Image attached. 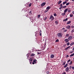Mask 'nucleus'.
<instances>
[{
  "mask_svg": "<svg viewBox=\"0 0 74 74\" xmlns=\"http://www.w3.org/2000/svg\"><path fill=\"white\" fill-rule=\"evenodd\" d=\"M49 19L50 20V19H51V21H53V19H54V17L53 16H52V15H51Z\"/></svg>",
  "mask_w": 74,
  "mask_h": 74,
  "instance_id": "obj_1",
  "label": "nucleus"
},
{
  "mask_svg": "<svg viewBox=\"0 0 74 74\" xmlns=\"http://www.w3.org/2000/svg\"><path fill=\"white\" fill-rule=\"evenodd\" d=\"M36 63H37V60L36 59L34 60L33 62H32V64H36Z\"/></svg>",
  "mask_w": 74,
  "mask_h": 74,
  "instance_id": "obj_2",
  "label": "nucleus"
},
{
  "mask_svg": "<svg viewBox=\"0 0 74 74\" xmlns=\"http://www.w3.org/2000/svg\"><path fill=\"white\" fill-rule=\"evenodd\" d=\"M29 62H30V64H32V62L33 61V59L32 58H30V59H29Z\"/></svg>",
  "mask_w": 74,
  "mask_h": 74,
  "instance_id": "obj_3",
  "label": "nucleus"
},
{
  "mask_svg": "<svg viewBox=\"0 0 74 74\" xmlns=\"http://www.w3.org/2000/svg\"><path fill=\"white\" fill-rule=\"evenodd\" d=\"M57 36L58 37H62V34L61 33H58L57 34Z\"/></svg>",
  "mask_w": 74,
  "mask_h": 74,
  "instance_id": "obj_4",
  "label": "nucleus"
},
{
  "mask_svg": "<svg viewBox=\"0 0 74 74\" xmlns=\"http://www.w3.org/2000/svg\"><path fill=\"white\" fill-rule=\"evenodd\" d=\"M45 4H46V3L43 2L41 4V7H44V5H45Z\"/></svg>",
  "mask_w": 74,
  "mask_h": 74,
  "instance_id": "obj_5",
  "label": "nucleus"
},
{
  "mask_svg": "<svg viewBox=\"0 0 74 74\" xmlns=\"http://www.w3.org/2000/svg\"><path fill=\"white\" fill-rule=\"evenodd\" d=\"M70 26L69 25L68 26H66V28L67 29H70Z\"/></svg>",
  "mask_w": 74,
  "mask_h": 74,
  "instance_id": "obj_6",
  "label": "nucleus"
},
{
  "mask_svg": "<svg viewBox=\"0 0 74 74\" xmlns=\"http://www.w3.org/2000/svg\"><path fill=\"white\" fill-rule=\"evenodd\" d=\"M64 41L66 42H68L69 41V40L68 39H66L64 40Z\"/></svg>",
  "mask_w": 74,
  "mask_h": 74,
  "instance_id": "obj_7",
  "label": "nucleus"
},
{
  "mask_svg": "<svg viewBox=\"0 0 74 74\" xmlns=\"http://www.w3.org/2000/svg\"><path fill=\"white\" fill-rule=\"evenodd\" d=\"M72 38V36H70L68 38L69 40H71Z\"/></svg>",
  "mask_w": 74,
  "mask_h": 74,
  "instance_id": "obj_8",
  "label": "nucleus"
},
{
  "mask_svg": "<svg viewBox=\"0 0 74 74\" xmlns=\"http://www.w3.org/2000/svg\"><path fill=\"white\" fill-rule=\"evenodd\" d=\"M50 58H54V55H53V54H51L50 56Z\"/></svg>",
  "mask_w": 74,
  "mask_h": 74,
  "instance_id": "obj_9",
  "label": "nucleus"
},
{
  "mask_svg": "<svg viewBox=\"0 0 74 74\" xmlns=\"http://www.w3.org/2000/svg\"><path fill=\"white\" fill-rule=\"evenodd\" d=\"M71 21H69L67 23H66V24L67 25H69V24H70V23H71Z\"/></svg>",
  "mask_w": 74,
  "mask_h": 74,
  "instance_id": "obj_10",
  "label": "nucleus"
},
{
  "mask_svg": "<svg viewBox=\"0 0 74 74\" xmlns=\"http://www.w3.org/2000/svg\"><path fill=\"white\" fill-rule=\"evenodd\" d=\"M30 56H35V54H34V53L31 54L30 55Z\"/></svg>",
  "mask_w": 74,
  "mask_h": 74,
  "instance_id": "obj_11",
  "label": "nucleus"
},
{
  "mask_svg": "<svg viewBox=\"0 0 74 74\" xmlns=\"http://www.w3.org/2000/svg\"><path fill=\"white\" fill-rule=\"evenodd\" d=\"M65 70L66 72H67L69 70V67L66 68Z\"/></svg>",
  "mask_w": 74,
  "mask_h": 74,
  "instance_id": "obj_12",
  "label": "nucleus"
},
{
  "mask_svg": "<svg viewBox=\"0 0 74 74\" xmlns=\"http://www.w3.org/2000/svg\"><path fill=\"white\" fill-rule=\"evenodd\" d=\"M68 12H71V9H70V8H69L68 9Z\"/></svg>",
  "mask_w": 74,
  "mask_h": 74,
  "instance_id": "obj_13",
  "label": "nucleus"
},
{
  "mask_svg": "<svg viewBox=\"0 0 74 74\" xmlns=\"http://www.w3.org/2000/svg\"><path fill=\"white\" fill-rule=\"evenodd\" d=\"M51 9V7L49 6H48L46 8V10H49V9Z\"/></svg>",
  "mask_w": 74,
  "mask_h": 74,
  "instance_id": "obj_14",
  "label": "nucleus"
},
{
  "mask_svg": "<svg viewBox=\"0 0 74 74\" xmlns=\"http://www.w3.org/2000/svg\"><path fill=\"white\" fill-rule=\"evenodd\" d=\"M68 10V9H67V8L64 11V12H65V13H66Z\"/></svg>",
  "mask_w": 74,
  "mask_h": 74,
  "instance_id": "obj_15",
  "label": "nucleus"
},
{
  "mask_svg": "<svg viewBox=\"0 0 74 74\" xmlns=\"http://www.w3.org/2000/svg\"><path fill=\"white\" fill-rule=\"evenodd\" d=\"M74 44V42H72L70 44V46H72Z\"/></svg>",
  "mask_w": 74,
  "mask_h": 74,
  "instance_id": "obj_16",
  "label": "nucleus"
},
{
  "mask_svg": "<svg viewBox=\"0 0 74 74\" xmlns=\"http://www.w3.org/2000/svg\"><path fill=\"white\" fill-rule=\"evenodd\" d=\"M61 15H62V16H64V15H66V13L64 12V13H62Z\"/></svg>",
  "mask_w": 74,
  "mask_h": 74,
  "instance_id": "obj_17",
  "label": "nucleus"
},
{
  "mask_svg": "<svg viewBox=\"0 0 74 74\" xmlns=\"http://www.w3.org/2000/svg\"><path fill=\"white\" fill-rule=\"evenodd\" d=\"M68 20V18H66L65 19H64L63 20V22H65V21H66Z\"/></svg>",
  "mask_w": 74,
  "mask_h": 74,
  "instance_id": "obj_18",
  "label": "nucleus"
},
{
  "mask_svg": "<svg viewBox=\"0 0 74 74\" xmlns=\"http://www.w3.org/2000/svg\"><path fill=\"white\" fill-rule=\"evenodd\" d=\"M66 3H67V1H65L62 4L63 5H64V4H66Z\"/></svg>",
  "mask_w": 74,
  "mask_h": 74,
  "instance_id": "obj_19",
  "label": "nucleus"
},
{
  "mask_svg": "<svg viewBox=\"0 0 74 74\" xmlns=\"http://www.w3.org/2000/svg\"><path fill=\"white\" fill-rule=\"evenodd\" d=\"M55 23H56V25H58V24H59V23H58V21H55Z\"/></svg>",
  "mask_w": 74,
  "mask_h": 74,
  "instance_id": "obj_20",
  "label": "nucleus"
},
{
  "mask_svg": "<svg viewBox=\"0 0 74 74\" xmlns=\"http://www.w3.org/2000/svg\"><path fill=\"white\" fill-rule=\"evenodd\" d=\"M67 66H68V64H66L64 66V68H66V67Z\"/></svg>",
  "mask_w": 74,
  "mask_h": 74,
  "instance_id": "obj_21",
  "label": "nucleus"
},
{
  "mask_svg": "<svg viewBox=\"0 0 74 74\" xmlns=\"http://www.w3.org/2000/svg\"><path fill=\"white\" fill-rule=\"evenodd\" d=\"M62 2V1H60L58 3V4H60Z\"/></svg>",
  "mask_w": 74,
  "mask_h": 74,
  "instance_id": "obj_22",
  "label": "nucleus"
},
{
  "mask_svg": "<svg viewBox=\"0 0 74 74\" xmlns=\"http://www.w3.org/2000/svg\"><path fill=\"white\" fill-rule=\"evenodd\" d=\"M74 32V29H73L72 31L71 32V33H73Z\"/></svg>",
  "mask_w": 74,
  "mask_h": 74,
  "instance_id": "obj_23",
  "label": "nucleus"
},
{
  "mask_svg": "<svg viewBox=\"0 0 74 74\" xmlns=\"http://www.w3.org/2000/svg\"><path fill=\"white\" fill-rule=\"evenodd\" d=\"M74 53H73L72 54H71V55H70V57H71V56H74Z\"/></svg>",
  "mask_w": 74,
  "mask_h": 74,
  "instance_id": "obj_24",
  "label": "nucleus"
},
{
  "mask_svg": "<svg viewBox=\"0 0 74 74\" xmlns=\"http://www.w3.org/2000/svg\"><path fill=\"white\" fill-rule=\"evenodd\" d=\"M66 64V62H63V63L62 64V65L64 66V65H65Z\"/></svg>",
  "mask_w": 74,
  "mask_h": 74,
  "instance_id": "obj_25",
  "label": "nucleus"
},
{
  "mask_svg": "<svg viewBox=\"0 0 74 74\" xmlns=\"http://www.w3.org/2000/svg\"><path fill=\"white\" fill-rule=\"evenodd\" d=\"M47 17H45L44 18V20L45 21H46V20H47Z\"/></svg>",
  "mask_w": 74,
  "mask_h": 74,
  "instance_id": "obj_26",
  "label": "nucleus"
},
{
  "mask_svg": "<svg viewBox=\"0 0 74 74\" xmlns=\"http://www.w3.org/2000/svg\"><path fill=\"white\" fill-rule=\"evenodd\" d=\"M41 32H42L41 30H40V32L39 33L40 36H41V34H42Z\"/></svg>",
  "mask_w": 74,
  "mask_h": 74,
  "instance_id": "obj_27",
  "label": "nucleus"
},
{
  "mask_svg": "<svg viewBox=\"0 0 74 74\" xmlns=\"http://www.w3.org/2000/svg\"><path fill=\"white\" fill-rule=\"evenodd\" d=\"M70 4V3L69 2H68V3L66 4V5H68Z\"/></svg>",
  "mask_w": 74,
  "mask_h": 74,
  "instance_id": "obj_28",
  "label": "nucleus"
},
{
  "mask_svg": "<svg viewBox=\"0 0 74 74\" xmlns=\"http://www.w3.org/2000/svg\"><path fill=\"white\" fill-rule=\"evenodd\" d=\"M60 7H63V5H62V4H60Z\"/></svg>",
  "mask_w": 74,
  "mask_h": 74,
  "instance_id": "obj_29",
  "label": "nucleus"
},
{
  "mask_svg": "<svg viewBox=\"0 0 74 74\" xmlns=\"http://www.w3.org/2000/svg\"><path fill=\"white\" fill-rule=\"evenodd\" d=\"M41 16V14H38V18H40Z\"/></svg>",
  "mask_w": 74,
  "mask_h": 74,
  "instance_id": "obj_30",
  "label": "nucleus"
},
{
  "mask_svg": "<svg viewBox=\"0 0 74 74\" xmlns=\"http://www.w3.org/2000/svg\"><path fill=\"white\" fill-rule=\"evenodd\" d=\"M48 10H46L45 11V13H46V12H48Z\"/></svg>",
  "mask_w": 74,
  "mask_h": 74,
  "instance_id": "obj_31",
  "label": "nucleus"
},
{
  "mask_svg": "<svg viewBox=\"0 0 74 74\" xmlns=\"http://www.w3.org/2000/svg\"><path fill=\"white\" fill-rule=\"evenodd\" d=\"M66 6H62V8H66Z\"/></svg>",
  "mask_w": 74,
  "mask_h": 74,
  "instance_id": "obj_32",
  "label": "nucleus"
},
{
  "mask_svg": "<svg viewBox=\"0 0 74 74\" xmlns=\"http://www.w3.org/2000/svg\"><path fill=\"white\" fill-rule=\"evenodd\" d=\"M70 17H73V14H70Z\"/></svg>",
  "mask_w": 74,
  "mask_h": 74,
  "instance_id": "obj_33",
  "label": "nucleus"
},
{
  "mask_svg": "<svg viewBox=\"0 0 74 74\" xmlns=\"http://www.w3.org/2000/svg\"><path fill=\"white\" fill-rule=\"evenodd\" d=\"M56 42H59V39H57L56 40Z\"/></svg>",
  "mask_w": 74,
  "mask_h": 74,
  "instance_id": "obj_34",
  "label": "nucleus"
},
{
  "mask_svg": "<svg viewBox=\"0 0 74 74\" xmlns=\"http://www.w3.org/2000/svg\"><path fill=\"white\" fill-rule=\"evenodd\" d=\"M32 11H30L29 12V13L31 14V15H32Z\"/></svg>",
  "mask_w": 74,
  "mask_h": 74,
  "instance_id": "obj_35",
  "label": "nucleus"
},
{
  "mask_svg": "<svg viewBox=\"0 0 74 74\" xmlns=\"http://www.w3.org/2000/svg\"><path fill=\"white\" fill-rule=\"evenodd\" d=\"M67 45H68V46H69V45H70V42H68L67 43Z\"/></svg>",
  "mask_w": 74,
  "mask_h": 74,
  "instance_id": "obj_36",
  "label": "nucleus"
},
{
  "mask_svg": "<svg viewBox=\"0 0 74 74\" xmlns=\"http://www.w3.org/2000/svg\"><path fill=\"white\" fill-rule=\"evenodd\" d=\"M54 16H57V15H56V13H55L54 14Z\"/></svg>",
  "mask_w": 74,
  "mask_h": 74,
  "instance_id": "obj_37",
  "label": "nucleus"
},
{
  "mask_svg": "<svg viewBox=\"0 0 74 74\" xmlns=\"http://www.w3.org/2000/svg\"><path fill=\"white\" fill-rule=\"evenodd\" d=\"M29 7H31V6H32V3H29Z\"/></svg>",
  "mask_w": 74,
  "mask_h": 74,
  "instance_id": "obj_38",
  "label": "nucleus"
},
{
  "mask_svg": "<svg viewBox=\"0 0 74 74\" xmlns=\"http://www.w3.org/2000/svg\"><path fill=\"white\" fill-rule=\"evenodd\" d=\"M69 34H66V37H69Z\"/></svg>",
  "mask_w": 74,
  "mask_h": 74,
  "instance_id": "obj_39",
  "label": "nucleus"
},
{
  "mask_svg": "<svg viewBox=\"0 0 74 74\" xmlns=\"http://www.w3.org/2000/svg\"><path fill=\"white\" fill-rule=\"evenodd\" d=\"M46 73L47 74H49V71H47L46 72Z\"/></svg>",
  "mask_w": 74,
  "mask_h": 74,
  "instance_id": "obj_40",
  "label": "nucleus"
},
{
  "mask_svg": "<svg viewBox=\"0 0 74 74\" xmlns=\"http://www.w3.org/2000/svg\"><path fill=\"white\" fill-rule=\"evenodd\" d=\"M70 61H71V60L70 59L67 61V63H69V62H70Z\"/></svg>",
  "mask_w": 74,
  "mask_h": 74,
  "instance_id": "obj_41",
  "label": "nucleus"
},
{
  "mask_svg": "<svg viewBox=\"0 0 74 74\" xmlns=\"http://www.w3.org/2000/svg\"><path fill=\"white\" fill-rule=\"evenodd\" d=\"M67 31V29H65L64 31V32H66Z\"/></svg>",
  "mask_w": 74,
  "mask_h": 74,
  "instance_id": "obj_42",
  "label": "nucleus"
},
{
  "mask_svg": "<svg viewBox=\"0 0 74 74\" xmlns=\"http://www.w3.org/2000/svg\"><path fill=\"white\" fill-rule=\"evenodd\" d=\"M70 47H71V46H69L67 47L68 49H70Z\"/></svg>",
  "mask_w": 74,
  "mask_h": 74,
  "instance_id": "obj_43",
  "label": "nucleus"
},
{
  "mask_svg": "<svg viewBox=\"0 0 74 74\" xmlns=\"http://www.w3.org/2000/svg\"><path fill=\"white\" fill-rule=\"evenodd\" d=\"M71 28H74V26L72 25L71 26Z\"/></svg>",
  "mask_w": 74,
  "mask_h": 74,
  "instance_id": "obj_44",
  "label": "nucleus"
},
{
  "mask_svg": "<svg viewBox=\"0 0 74 74\" xmlns=\"http://www.w3.org/2000/svg\"><path fill=\"white\" fill-rule=\"evenodd\" d=\"M68 49V47H66V48H65V50H67Z\"/></svg>",
  "mask_w": 74,
  "mask_h": 74,
  "instance_id": "obj_45",
  "label": "nucleus"
},
{
  "mask_svg": "<svg viewBox=\"0 0 74 74\" xmlns=\"http://www.w3.org/2000/svg\"><path fill=\"white\" fill-rule=\"evenodd\" d=\"M62 7H60L59 8V9H60V10H61V9H62Z\"/></svg>",
  "mask_w": 74,
  "mask_h": 74,
  "instance_id": "obj_46",
  "label": "nucleus"
},
{
  "mask_svg": "<svg viewBox=\"0 0 74 74\" xmlns=\"http://www.w3.org/2000/svg\"><path fill=\"white\" fill-rule=\"evenodd\" d=\"M62 74H66V72H63Z\"/></svg>",
  "mask_w": 74,
  "mask_h": 74,
  "instance_id": "obj_47",
  "label": "nucleus"
},
{
  "mask_svg": "<svg viewBox=\"0 0 74 74\" xmlns=\"http://www.w3.org/2000/svg\"><path fill=\"white\" fill-rule=\"evenodd\" d=\"M47 44V43L46 42H45V45H44V46L45 47V45H46Z\"/></svg>",
  "mask_w": 74,
  "mask_h": 74,
  "instance_id": "obj_48",
  "label": "nucleus"
},
{
  "mask_svg": "<svg viewBox=\"0 0 74 74\" xmlns=\"http://www.w3.org/2000/svg\"><path fill=\"white\" fill-rule=\"evenodd\" d=\"M72 69H73V70H74V67L72 66Z\"/></svg>",
  "mask_w": 74,
  "mask_h": 74,
  "instance_id": "obj_49",
  "label": "nucleus"
},
{
  "mask_svg": "<svg viewBox=\"0 0 74 74\" xmlns=\"http://www.w3.org/2000/svg\"><path fill=\"white\" fill-rule=\"evenodd\" d=\"M69 57V55H67L66 58H68Z\"/></svg>",
  "mask_w": 74,
  "mask_h": 74,
  "instance_id": "obj_50",
  "label": "nucleus"
},
{
  "mask_svg": "<svg viewBox=\"0 0 74 74\" xmlns=\"http://www.w3.org/2000/svg\"><path fill=\"white\" fill-rule=\"evenodd\" d=\"M37 54L38 55V54H41V53H40L38 52Z\"/></svg>",
  "mask_w": 74,
  "mask_h": 74,
  "instance_id": "obj_51",
  "label": "nucleus"
},
{
  "mask_svg": "<svg viewBox=\"0 0 74 74\" xmlns=\"http://www.w3.org/2000/svg\"><path fill=\"white\" fill-rule=\"evenodd\" d=\"M72 64V61H71V63L70 64Z\"/></svg>",
  "mask_w": 74,
  "mask_h": 74,
  "instance_id": "obj_52",
  "label": "nucleus"
},
{
  "mask_svg": "<svg viewBox=\"0 0 74 74\" xmlns=\"http://www.w3.org/2000/svg\"><path fill=\"white\" fill-rule=\"evenodd\" d=\"M73 51H70V53H73Z\"/></svg>",
  "mask_w": 74,
  "mask_h": 74,
  "instance_id": "obj_53",
  "label": "nucleus"
},
{
  "mask_svg": "<svg viewBox=\"0 0 74 74\" xmlns=\"http://www.w3.org/2000/svg\"><path fill=\"white\" fill-rule=\"evenodd\" d=\"M64 29H65V28H63L62 29V30H64Z\"/></svg>",
  "mask_w": 74,
  "mask_h": 74,
  "instance_id": "obj_54",
  "label": "nucleus"
},
{
  "mask_svg": "<svg viewBox=\"0 0 74 74\" xmlns=\"http://www.w3.org/2000/svg\"><path fill=\"white\" fill-rule=\"evenodd\" d=\"M72 13L73 14H74V11L72 12Z\"/></svg>",
  "mask_w": 74,
  "mask_h": 74,
  "instance_id": "obj_55",
  "label": "nucleus"
},
{
  "mask_svg": "<svg viewBox=\"0 0 74 74\" xmlns=\"http://www.w3.org/2000/svg\"><path fill=\"white\" fill-rule=\"evenodd\" d=\"M73 51H74V47L73 48Z\"/></svg>",
  "mask_w": 74,
  "mask_h": 74,
  "instance_id": "obj_56",
  "label": "nucleus"
},
{
  "mask_svg": "<svg viewBox=\"0 0 74 74\" xmlns=\"http://www.w3.org/2000/svg\"><path fill=\"white\" fill-rule=\"evenodd\" d=\"M71 67V66H70L69 68H70Z\"/></svg>",
  "mask_w": 74,
  "mask_h": 74,
  "instance_id": "obj_57",
  "label": "nucleus"
},
{
  "mask_svg": "<svg viewBox=\"0 0 74 74\" xmlns=\"http://www.w3.org/2000/svg\"><path fill=\"white\" fill-rule=\"evenodd\" d=\"M72 1H74V0H72Z\"/></svg>",
  "mask_w": 74,
  "mask_h": 74,
  "instance_id": "obj_58",
  "label": "nucleus"
},
{
  "mask_svg": "<svg viewBox=\"0 0 74 74\" xmlns=\"http://www.w3.org/2000/svg\"><path fill=\"white\" fill-rule=\"evenodd\" d=\"M36 1H38V0H36Z\"/></svg>",
  "mask_w": 74,
  "mask_h": 74,
  "instance_id": "obj_59",
  "label": "nucleus"
},
{
  "mask_svg": "<svg viewBox=\"0 0 74 74\" xmlns=\"http://www.w3.org/2000/svg\"><path fill=\"white\" fill-rule=\"evenodd\" d=\"M69 0H66V1H68Z\"/></svg>",
  "mask_w": 74,
  "mask_h": 74,
  "instance_id": "obj_60",
  "label": "nucleus"
},
{
  "mask_svg": "<svg viewBox=\"0 0 74 74\" xmlns=\"http://www.w3.org/2000/svg\"><path fill=\"white\" fill-rule=\"evenodd\" d=\"M29 18H30V17H29Z\"/></svg>",
  "mask_w": 74,
  "mask_h": 74,
  "instance_id": "obj_61",
  "label": "nucleus"
},
{
  "mask_svg": "<svg viewBox=\"0 0 74 74\" xmlns=\"http://www.w3.org/2000/svg\"><path fill=\"white\" fill-rule=\"evenodd\" d=\"M73 59H74V58H73Z\"/></svg>",
  "mask_w": 74,
  "mask_h": 74,
  "instance_id": "obj_62",
  "label": "nucleus"
},
{
  "mask_svg": "<svg viewBox=\"0 0 74 74\" xmlns=\"http://www.w3.org/2000/svg\"><path fill=\"white\" fill-rule=\"evenodd\" d=\"M47 49H48V48Z\"/></svg>",
  "mask_w": 74,
  "mask_h": 74,
  "instance_id": "obj_63",
  "label": "nucleus"
}]
</instances>
